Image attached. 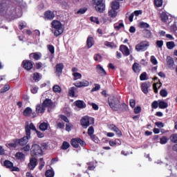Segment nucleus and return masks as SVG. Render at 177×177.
<instances>
[{"label":"nucleus","instance_id":"45","mask_svg":"<svg viewBox=\"0 0 177 177\" xmlns=\"http://www.w3.org/2000/svg\"><path fill=\"white\" fill-rule=\"evenodd\" d=\"M163 45H164V41L162 40H157L156 41V46H157V48H159L160 49H162Z\"/></svg>","mask_w":177,"mask_h":177},{"label":"nucleus","instance_id":"13","mask_svg":"<svg viewBox=\"0 0 177 177\" xmlns=\"http://www.w3.org/2000/svg\"><path fill=\"white\" fill-rule=\"evenodd\" d=\"M44 18L47 19V20H53L55 19V13L52 11H46L44 13Z\"/></svg>","mask_w":177,"mask_h":177},{"label":"nucleus","instance_id":"21","mask_svg":"<svg viewBox=\"0 0 177 177\" xmlns=\"http://www.w3.org/2000/svg\"><path fill=\"white\" fill-rule=\"evenodd\" d=\"M43 106H44V109L45 107L52 108L53 107V102L49 99H46L43 102Z\"/></svg>","mask_w":177,"mask_h":177},{"label":"nucleus","instance_id":"23","mask_svg":"<svg viewBox=\"0 0 177 177\" xmlns=\"http://www.w3.org/2000/svg\"><path fill=\"white\" fill-rule=\"evenodd\" d=\"M95 45V41L93 40V37L88 36L87 39V46L88 48H92V46Z\"/></svg>","mask_w":177,"mask_h":177},{"label":"nucleus","instance_id":"63","mask_svg":"<svg viewBox=\"0 0 177 177\" xmlns=\"http://www.w3.org/2000/svg\"><path fill=\"white\" fill-rule=\"evenodd\" d=\"M33 80L35 81H39V73H34L33 74Z\"/></svg>","mask_w":177,"mask_h":177},{"label":"nucleus","instance_id":"25","mask_svg":"<svg viewBox=\"0 0 177 177\" xmlns=\"http://www.w3.org/2000/svg\"><path fill=\"white\" fill-rule=\"evenodd\" d=\"M32 113V109H31V108L30 107H27L24 111V115H25V117H30Z\"/></svg>","mask_w":177,"mask_h":177},{"label":"nucleus","instance_id":"17","mask_svg":"<svg viewBox=\"0 0 177 177\" xmlns=\"http://www.w3.org/2000/svg\"><path fill=\"white\" fill-rule=\"evenodd\" d=\"M24 68L25 70H31L32 68V63L30 61H24L23 62Z\"/></svg>","mask_w":177,"mask_h":177},{"label":"nucleus","instance_id":"34","mask_svg":"<svg viewBox=\"0 0 177 177\" xmlns=\"http://www.w3.org/2000/svg\"><path fill=\"white\" fill-rule=\"evenodd\" d=\"M75 91H77V88L75 87H71V88H69V96L74 97V96H75Z\"/></svg>","mask_w":177,"mask_h":177},{"label":"nucleus","instance_id":"9","mask_svg":"<svg viewBox=\"0 0 177 177\" xmlns=\"http://www.w3.org/2000/svg\"><path fill=\"white\" fill-rule=\"evenodd\" d=\"M4 166L6 167V168H10L11 171H15L16 172L20 171L19 167H13V163L8 160L4 161Z\"/></svg>","mask_w":177,"mask_h":177},{"label":"nucleus","instance_id":"4","mask_svg":"<svg viewBox=\"0 0 177 177\" xmlns=\"http://www.w3.org/2000/svg\"><path fill=\"white\" fill-rule=\"evenodd\" d=\"M30 150L31 156H32V157H39L40 156L44 155V151H42V148H41L39 145H32Z\"/></svg>","mask_w":177,"mask_h":177},{"label":"nucleus","instance_id":"59","mask_svg":"<svg viewBox=\"0 0 177 177\" xmlns=\"http://www.w3.org/2000/svg\"><path fill=\"white\" fill-rule=\"evenodd\" d=\"M88 165V171H93L95 169V165H93V162H91L90 163L87 164Z\"/></svg>","mask_w":177,"mask_h":177},{"label":"nucleus","instance_id":"54","mask_svg":"<svg viewBox=\"0 0 177 177\" xmlns=\"http://www.w3.org/2000/svg\"><path fill=\"white\" fill-rule=\"evenodd\" d=\"M94 60L98 62H102V55L96 54L95 55H94Z\"/></svg>","mask_w":177,"mask_h":177},{"label":"nucleus","instance_id":"57","mask_svg":"<svg viewBox=\"0 0 177 177\" xmlns=\"http://www.w3.org/2000/svg\"><path fill=\"white\" fill-rule=\"evenodd\" d=\"M154 3L156 6L160 8V6H162V0H155Z\"/></svg>","mask_w":177,"mask_h":177},{"label":"nucleus","instance_id":"49","mask_svg":"<svg viewBox=\"0 0 177 177\" xmlns=\"http://www.w3.org/2000/svg\"><path fill=\"white\" fill-rule=\"evenodd\" d=\"M48 50L51 53V55L55 54V47L52 45H48L47 46Z\"/></svg>","mask_w":177,"mask_h":177},{"label":"nucleus","instance_id":"41","mask_svg":"<svg viewBox=\"0 0 177 177\" xmlns=\"http://www.w3.org/2000/svg\"><path fill=\"white\" fill-rule=\"evenodd\" d=\"M70 147V143H68L67 141H65L62 143V146L61 147V149L62 150H67Z\"/></svg>","mask_w":177,"mask_h":177},{"label":"nucleus","instance_id":"28","mask_svg":"<svg viewBox=\"0 0 177 177\" xmlns=\"http://www.w3.org/2000/svg\"><path fill=\"white\" fill-rule=\"evenodd\" d=\"M133 70L134 73H139L140 71V65L138 63H134L133 65Z\"/></svg>","mask_w":177,"mask_h":177},{"label":"nucleus","instance_id":"20","mask_svg":"<svg viewBox=\"0 0 177 177\" xmlns=\"http://www.w3.org/2000/svg\"><path fill=\"white\" fill-rule=\"evenodd\" d=\"M48 127H49V123L43 122L40 123L39 126V129H40V131H44L48 129Z\"/></svg>","mask_w":177,"mask_h":177},{"label":"nucleus","instance_id":"31","mask_svg":"<svg viewBox=\"0 0 177 177\" xmlns=\"http://www.w3.org/2000/svg\"><path fill=\"white\" fill-rule=\"evenodd\" d=\"M104 45H105V46H107V48H111V49L117 48V45H115V44H114L113 42L105 41Z\"/></svg>","mask_w":177,"mask_h":177},{"label":"nucleus","instance_id":"50","mask_svg":"<svg viewBox=\"0 0 177 177\" xmlns=\"http://www.w3.org/2000/svg\"><path fill=\"white\" fill-rule=\"evenodd\" d=\"M32 131H35L37 135V138H44V136H45V134H44V133L37 130V128L35 127V130H32Z\"/></svg>","mask_w":177,"mask_h":177},{"label":"nucleus","instance_id":"46","mask_svg":"<svg viewBox=\"0 0 177 177\" xmlns=\"http://www.w3.org/2000/svg\"><path fill=\"white\" fill-rule=\"evenodd\" d=\"M158 88H161V83H158L153 84V90L155 93H158Z\"/></svg>","mask_w":177,"mask_h":177},{"label":"nucleus","instance_id":"40","mask_svg":"<svg viewBox=\"0 0 177 177\" xmlns=\"http://www.w3.org/2000/svg\"><path fill=\"white\" fill-rule=\"evenodd\" d=\"M15 157L18 160H24V157H26V156L21 152H18L15 154Z\"/></svg>","mask_w":177,"mask_h":177},{"label":"nucleus","instance_id":"51","mask_svg":"<svg viewBox=\"0 0 177 177\" xmlns=\"http://www.w3.org/2000/svg\"><path fill=\"white\" fill-rule=\"evenodd\" d=\"M9 89H10V86H9L8 84H6L4 86L3 88H1V93H4V92H8Z\"/></svg>","mask_w":177,"mask_h":177},{"label":"nucleus","instance_id":"62","mask_svg":"<svg viewBox=\"0 0 177 177\" xmlns=\"http://www.w3.org/2000/svg\"><path fill=\"white\" fill-rule=\"evenodd\" d=\"M100 89V84H95V87L92 88L91 92H96Z\"/></svg>","mask_w":177,"mask_h":177},{"label":"nucleus","instance_id":"42","mask_svg":"<svg viewBox=\"0 0 177 177\" xmlns=\"http://www.w3.org/2000/svg\"><path fill=\"white\" fill-rule=\"evenodd\" d=\"M139 27L140 28H150V25H149V24H147L146 22H140L139 24Z\"/></svg>","mask_w":177,"mask_h":177},{"label":"nucleus","instance_id":"33","mask_svg":"<svg viewBox=\"0 0 177 177\" xmlns=\"http://www.w3.org/2000/svg\"><path fill=\"white\" fill-rule=\"evenodd\" d=\"M168 107V103L159 100V108L160 109H167Z\"/></svg>","mask_w":177,"mask_h":177},{"label":"nucleus","instance_id":"56","mask_svg":"<svg viewBox=\"0 0 177 177\" xmlns=\"http://www.w3.org/2000/svg\"><path fill=\"white\" fill-rule=\"evenodd\" d=\"M171 141L173 143H177V133H174L171 136Z\"/></svg>","mask_w":177,"mask_h":177},{"label":"nucleus","instance_id":"15","mask_svg":"<svg viewBox=\"0 0 177 177\" xmlns=\"http://www.w3.org/2000/svg\"><path fill=\"white\" fill-rule=\"evenodd\" d=\"M17 139H15L12 142L6 143V146L8 149H16L17 147Z\"/></svg>","mask_w":177,"mask_h":177},{"label":"nucleus","instance_id":"5","mask_svg":"<svg viewBox=\"0 0 177 177\" xmlns=\"http://www.w3.org/2000/svg\"><path fill=\"white\" fill-rule=\"evenodd\" d=\"M150 43L147 41H142L136 46V52H146L147 49H149Z\"/></svg>","mask_w":177,"mask_h":177},{"label":"nucleus","instance_id":"12","mask_svg":"<svg viewBox=\"0 0 177 177\" xmlns=\"http://www.w3.org/2000/svg\"><path fill=\"white\" fill-rule=\"evenodd\" d=\"M121 52L124 55V56H129L131 55V52L129 51V48L127 46L121 45L120 47Z\"/></svg>","mask_w":177,"mask_h":177},{"label":"nucleus","instance_id":"43","mask_svg":"<svg viewBox=\"0 0 177 177\" xmlns=\"http://www.w3.org/2000/svg\"><path fill=\"white\" fill-rule=\"evenodd\" d=\"M129 109V107L128 106L127 104H124V103L120 104L121 111H128Z\"/></svg>","mask_w":177,"mask_h":177},{"label":"nucleus","instance_id":"39","mask_svg":"<svg viewBox=\"0 0 177 177\" xmlns=\"http://www.w3.org/2000/svg\"><path fill=\"white\" fill-rule=\"evenodd\" d=\"M145 38H151V32L147 29L144 30Z\"/></svg>","mask_w":177,"mask_h":177},{"label":"nucleus","instance_id":"8","mask_svg":"<svg viewBox=\"0 0 177 177\" xmlns=\"http://www.w3.org/2000/svg\"><path fill=\"white\" fill-rule=\"evenodd\" d=\"M80 146H85V142L82 141L81 138H73L71 140V145L75 149H78Z\"/></svg>","mask_w":177,"mask_h":177},{"label":"nucleus","instance_id":"11","mask_svg":"<svg viewBox=\"0 0 177 177\" xmlns=\"http://www.w3.org/2000/svg\"><path fill=\"white\" fill-rule=\"evenodd\" d=\"M150 86H151V84H150V82H147L143 83L142 84V91L143 93H145V95H147V93H149V88H150Z\"/></svg>","mask_w":177,"mask_h":177},{"label":"nucleus","instance_id":"7","mask_svg":"<svg viewBox=\"0 0 177 177\" xmlns=\"http://www.w3.org/2000/svg\"><path fill=\"white\" fill-rule=\"evenodd\" d=\"M93 5L97 12L102 13L104 11L105 6L104 3H103V0H93Z\"/></svg>","mask_w":177,"mask_h":177},{"label":"nucleus","instance_id":"55","mask_svg":"<svg viewBox=\"0 0 177 177\" xmlns=\"http://www.w3.org/2000/svg\"><path fill=\"white\" fill-rule=\"evenodd\" d=\"M93 132H95V130L93 129V127H90L88 129V134L89 135V136H91V138H92V136H93Z\"/></svg>","mask_w":177,"mask_h":177},{"label":"nucleus","instance_id":"29","mask_svg":"<svg viewBox=\"0 0 177 177\" xmlns=\"http://www.w3.org/2000/svg\"><path fill=\"white\" fill-rule=\"evenodd\" d=\"M73 80L75 81H77V80H81V78H82V75H81V73L78 72L73 73Z\"/></svg>","mask_w":177,"mask_h":177},{"label":"nucleus","instance_id":"47","mask_svg":"<svg viewBox=\"0 0 177 177\" xmlns=\"http://www.w3.org/2000/svg\"><path fill=\"white\" fill-rule=\"evenodd\" d=\"M160 145H166V143H168V138L163 136L160 138Z\"/></svg>","mask_w":177,"mask_h":177},{"label":"nucleus","instance_id":"19","mask_svg":"<svg viewBox=\"0 0 177 177\" xmlns=\"http://www.w3.org/2000/svg\"><path fill=\"white\" fill-rule=\"evenodd\" d=\"M97 73L100 74V75H106V71L103 67L100 65H97L96 66Z\"/></svg>","mask_w":177,"mask_h":177},{"label":"nucleus","instance_id":"26","mask_svg":"<svg viewBox=\"0 0 177 177\" xmlns=\"http://www.w3.org/2000/svg\"><path fill=\"white\" fill-rule=\"evenodd\" d=\"M166 62H167V66H169V67H174V59H172V57L168 56L166 59Z\"/></svg>","mask_w":177,"mask_h":177},{"label":"nucleus","instance_id":"32","mask_svg":"<svg viewBox=\"0 0 177 177\" xmlns=\"http://www.w3.org/2000/svg\"><path fill=\"white\" fill-rule=\"evenodd\" d=\"M150 62L153 66H157L158 64V61L157 60V58H156V56L151 55L150 58Z\"/></svg>","mask_w":177,"mask_h":177},{"label":"nucleus","instance_id":"52","mask_svg":"<svg viewBox=\"0 0 177 177\" xmlns=\"http://www.w3.org/2000/svg\"><path fill=\"white\" fill-rule=\"evenodd\" d=\"M27 27V23L24 21H21L19 22V29L23 30V28H26Z\"/></svg>","mask_w":177,"mask_h":177},{"label":"nucleus","instance_id":"18","mask_svg":"<svg viewBox=\"0 0 177 177\" xmlns=\"http://www.w3.org/2000/svg\"><path fill=\"white\" fill-rule=\"evenodd\" d=\"M74 104L77 106L78 109H85L86 107V104H85V102L82 100H77L74 102Z\"/></svg>","mask_w":177,"mask_h":177},{"label":"nucleus","instance_id":"14","mask_svg":"<svg viewBox=\"0 0 177 177\" xmlns=\"http://www.w3.org/2000/svg\"><path fill=\"white\" fill-rule=\"evenodd\" d=\"M63 68H64L63 64H58L56 65L55 74L56 75H57V77H59L60 74L63 73Z\"/></svg>","mask_w":177,"mask_h":177},{"label":"nucleus","instance_id":"58","mask_svg":"<svg viewBox=\"0 0 177 177\" xmlns=\"http://www.w3.org/2000/svg\"><path fill=\"white\" fill-rule=\"evenodd\" d=\"M159 106V101H153L151 104L152 109H158Z\"/></svg>","mask_w":177,"mask_h":177},{"label":"nucleus","instance_id":"44","mask_svg":"<svg viewBox=\"0 0 177 177\" xmlns=\"http://www.w3.org/2000/svg\"><path fill=\"white\" fill-rule=\"evenodd\" d=\"M39 169H42L44 168V167H45V161H44V158H41L39 159Z\"/></svg>","mask_w":177,"mask_h":177},{"label":"nucleus","instance_id":"36","mask_svg":"<svg viewBox=\"0 0 177 177\" xmlns=\"http://www.w3.org/2000/svg\"><path fill=\"white\" fill-rule=\"evenodd\" d=\"M53 91L55 93H60V92H62V88H60V86L59 85H55L53 87Z\"/></svg>","mask_w":177,"mask_h":177},{"label":"nucleus","instance_id":"24","mask_svg":"<svg viewBox=\"0 0 177 177\" xmlns=\"http://www.w3.org/2000/svg\"><path fill=\"white\" fill-rule=\"evenodd\" d=\"M111 9L117 10L118 9H120V3L117 1H113L111 3Z\"/></svg>","mask_w":177,"mask_h":177},{"label":"nucleus","instance_id":"16","mask_svg":"<svg viewBox=\"0 0 177 177\" xmlns=\"http://www.w3.org/2000/svg\"><path fill=\"white\" fill-rule=\"evenodd\" d=\"M89 117L88 116H84V118H82V119L81 120V124L82 127H85L86 128H87V127H89Z\"/></svg>","mask_w":177,"mask_h":177},{"label":"nucleus","instance_id":"22","mask_svg":"<svg viewBox=\"0 0 177 177\" xmlns=\"http://www.w3.org/2000/svg\"><path fill=\"white\" fill-rule=\"evenodd\" d=\"M41 57V53H34L30 55V57H32L35 60H39Z\"/></svg>","mask_w":177,"mask_h":177},{"label":"nucleus","instance_id":"27","mask_svg":"<svg viewBox=\"0 0 177 177\" xmlns=\"http://www.w3.org/2000/svg\"><path fill=\"white\" fill-rule=\"evenodd\" d=\"M36 111H37V113H44V111H45V106L43 104L41 105L38 104L36 106Z\"/></svg>","mask_w":177,"mask_h":177},{"label":"nucleus","instance_id":"2","mask_svg":"<svg viewBox=\"0 0 177 177\" xmlns=\"http://www.w3.org/2000/svg\"><path fill=\"white\" fill-rule=\"evenodd\" d=\"M53 27V32L55 37H59L61 34H63V31H64V28H63V26L62 23L59 21L54 20L52 22Z\"/></svg>","mask_w":177,"mask_h":177},{"label":"nucleus","instance_id":"48","mask_svg":"<svg viewBox=\"0 0 177 177\" xmlns=\"http://www.w3.org/2000/svg\"><path fill=\"white\" fill-rule=\"evenodd\" d=\"M122 27H124V24L123 23H120V24H115L114 25V28L116 30V31H118Z\"/></svg>","mask_w":177,"mask_h":177},{"label":"nucleus","instance_id":"37","mask_svg":"<svg viewBox=\"0 0 177 177\" xmlns=\"http://www.w3.org/2000/svg\"><path fill=\"white\" fill-rule=\"evenodd\" d=\"M166 46H167V49H174L175 48V42L168 41L166 44Z\"/></svg>","mask_w":177,"mask_h":177},{"label":"nucleus","instance_id":"61","mask_svg":"<svg viewBox=\"0 0 177 177\" xmlns=\"http://www.w3.org/2000/svg\"><path fill=\"white\" fill-rule=\"evenodd\" d=\"M80 83L82 84V87L89 86V82L88 80H82Z\"/></svg>","mask_w":177,"mask_h":177},{"label":"nucleus","instance_id":"1","mask_svg":"<svg viewBox=\"0 0 177 177\" xmlns=\"http://www.w3.org/2000/svg\"><path fill=\"white\" fill-rule=\"evenodd\" d=\"M31 131H35V126L33 123L26 122L25 125L26 136L21 139H17V145L26 146L28 143V140L31 139Z\"/></svg>","mask_w":177,"mask_h":177},{"label":"nucleus","instance_id":"3","mask_svg":"<svg viewBox=\"0 0 177 177\" xmlns=\"http://www.w3.org/2000/svg\"><path fill=\"white\" fill-rule=\"evenodd\" d=\"M109 104L113 111H118L120 109V100L115 96H111L109 100Z\"/></svg>","mask_w":177,"mask_h":177},{"label":"nucleus","instance_id":"60","mask_svg":"<svg viewBox=\"0 0 177 177\" xmlns=\"http://www.w3.org/2000/svg\"><path fill=\"white\" fill-rule=\"evenodd\" d=\"M90 20H91V21H93V23H95L96 24H100L99 19H97V17H91L90 18Z\"/></svg>","mask_w":177,"mask_h":177},{"label":"nucleus","instance_id":"53","mask_svg":"<svg viewBox=\"0 0 177 177\" xmlns=\"http://www.w3.org/2000/svg\"><path fill=\"white\" fill-rule=\"evenodd\" d=\"M160 93V96H162V97H167V96H168V92L165 89H162Z\"/></svg>","mask_w":177,"mask_h":177},{"label":"nucleus","instance_id":"38","mask_svg":"<svg viewBox=\"0 0 177 177\" xmlns=\"http://www.w3.org/2000/svg\"><path fill=\"white\" fill-rule=\"evenodd\" d=\"M46 177H53L55 176V171L52 169H48L46 171Z\"/></svg>","mask_w":177,"mask_h":177},{"label":"nucleus","instance_id":"64","mask_svg":"<svg viewBox=\"0 0 177 177\" xmlns=\"http://www.w3.org/2000/svg\"><path fill=\"white\" fill-rule=\"evenodd\" d=\"M31 92H32V93H34V94L37 93V92H38V87H37L35 86H33L32 87V88H31Z\"/></svg>","mask_w":177,"mask_h":177},{"label":"nucleus","instance_id":"35","mask_svg":"<svg viewBox=\"0 0 177 177\" xmlns=\"http://www.w3.org/2000/svg\"><path fill=\"white\" fill-rule=\"evenodd\" d=\"M160 18L162 21H164L165 23L167 22V20H168V15H167L166 12H162L160 14Z\"/></svg>","mask_w":177,"mask_h":177},{"label":"nucleus","instance_id":"30","mask_svg":"<svg viewBox=\"0 0 177 177\" xmlns=\"http://www.w3.org/2000/svg\"><path fill=\"white\" fill-rule=\"evenodd\" d=\"M117 13H118V12H117V10H113V9H112V8H111V10H110L109 11V12H108L109 16L110 17H113V18L117 17Z\"/></svg>","mask_w":177,"mask_h":177},{"label":"nucleus","instance_id":"6","mask_svg":"<svg viewBox=\"0 0 177 177\" xmlns=\"http://www.w3.org/2000/svg\"><path fill=\"white\" fill-rule=\"evenodd\" d=\"M0 12H6L8 15H13L15 8L12 6H6V3L0 1Z\"/></svg>","mask_w":177,"mask_h":177},{"label":"nucleus","instance_id":"10","mask_svg":"<svg viewBox=\"0 0 177 177\" xmlns=\"http://www.w3.org/2000/svg\"><path fill=\"white\" fill-rule=\"evenodd\" d=\"M37 165H38V162L37 160V158H31L28 165L29 169H30L31 171H33V169H35V167H37Z\"/></svg>","mask_w":177,"mask_h":177}]
</instances>
